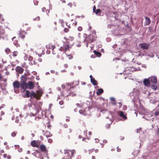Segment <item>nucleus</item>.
Wrapping results in <instances>:
<instances>
[{
	"mask_svg": "<svg viewBox=\"0 0 159 159\" xmlns=\"http://www.w3.org/2000/svg\"><path fill=\"white\" fill-rule=\"evenodd\" d=\"M151 113H149L145 115L144 117H143V118H144L146 120H152L153 121V118H152V115Z\"/></svg>",
	"mask_w": 159,
	"mask_h": 159,
	"instance_id": "obj_3",
	"label": "nucleus"
},
{
	"mask_svg": "<svg viewBox=\"0 0 159 159\" xmlns=\"http://www.w3.org/2000/svg\"><path fill=\"white\" fill-rule=\"evenodd\" d=\"M67 153L68 154L69 156L68 158H70V159H71V157L73 156L74 154L75 153V151L74 150H67Z\"/></svg>",
	"mask_w": 159,
	"mask_h": 159,
	"instance_id": "obj_5",
	"label": "nucleus"
},
{
	"mask_svg": "<svg viewBox=\"0 0 159 159\" xmlns=\"http://www.w3.org/2000/svg\"><path fill=\"white\" fill-rule=\"evenodd\" d=\"M94 40V38L92 37V36L91 35H89L88 37L85 39L84 40V41L87 42H93Z\"/></svg>",
	"mask_w": 159,
	"mask_h": 159,
	"instance_id": "obj_6",
	"label": "nucleus"
},
{
	"mask_svg": "<svg viewBox=\"0 0 159 159\" xmlns=\"http://www.w3.org/2000/svg\"><path fill=\"white\" fill-rule=\"evenodd\" d=\"M91 82L94 85H97V81L95 80L94 78L91 79Z\"/></svg>",
	"mask_w": 159,
	"mask_h": 159,
	"instance_id": "obj_21",
	"label": "nucleus"
},
{
	"mask_svg": "<svg viewBox=\"0 0 159 159\" xmlns=\"http://www.w3.org/2000/svg\"><path fill=\"white\" fill-rule=\"evenodd\" d=\"M27 84L28 88H29L30 89H32L34 87V84L32 81H29Z\"/></svg>",
	"mask_w": 159,
	"mask_h": 159,
	"instance_id": "obj_11",
	"label": "nucleus"
},
{
	"mask_svg": "<svg viewBox=\"0 0 159 159\" xmlns=\"http://www.w3.org/2000/svg\"><path fill=\"white\" fill-rule=\"evenodd\" d=\"M64 48L61 47L59 48V50L60 51H62L63 50Z\"/></svg>",
	"mask_w": 159,
	"mask_h": 159,
	"instance_id": "obj_48",
	"label": "nucleus"
},
{
	"mask_svg": "<svg viewBox=\"0 0 159 159\" xmlns=\"http://www.w3.org/2000/svg\"><path fill=\"white\" fill-rule=\"evenodd\" d=\"M61 87L63 89H64L65 88V86L64 85L62 84L61 85Z\"/></svg>",
	"mask_w": 159,
	"mask_h": 159,
	"instance_id": "obj_58",
	"label": "nucleus"
},
{
	"mask_svg": "<svg viewBox=\"0 0 159 159\" xmlns=\"http://www.w3.org/2000/svg\"><path fill=\"white\" fill-rule=\"evenodd\" d=\"M154 115L156 117H159V108H156L154 112Z\"/></svg>",
	"mask_w": 159,
	"mask_h": 159,
	"instance_id": "obj_16",
	"label": "nucleus"
},
{
	"mask_svg": "<svg viewBox=\"0 0 159 159\" xmlns=\"http://www.w3.org/2000/svg\"><path fill=\"white\" fill-rule=\"evenodd\" d=\"M18 54V52L17 51H15L13 52L12 55L14 57H16L17 55Z\"/></svg>",
	"mask_w": 159,
	"mask_h": 159,
	"instance_id": "obj_31",
	"label": "nucleus"
},
{
	"mask_svg": "<svg viewBox=\"0 0 159 159\" xmlns=\"http://www.w3.org/2000/svg\"><path fill=\"white\" fill-rule=\"evenodd\" d=\"M110 100L111 102V103L113 105H115L116 104V100L115 99L113 98H110Z\"/></svg>",
	"mask_w": 159,
	"mask_h": 159,
	"instance_id": "obj_25",
	"label": "nucleus"
},
{
	"mask_svg": "<svg viewBox=\"0 0 159 159\" xmlns=\"http://www.w3.org/2000/svg\"><path fill=\"white\" fill-rule=\"evenodd\" d=\"M30 95V92L28 90H27L26 91V94L25 95L24 97L29 98Z\"/></svg>",
	"mask_w": 159,
	"mask_h": 159,
	"instance_id": "obj_26",
	"label": "nucleus"
},
{
	"mask_svg": "<svg viewBox=\"0 0 159 159\" xmlns=\"http://www.w3.org/2000/svg\"><path fill=\"white\" fill-rule=\"evenodd\" d=\"M95 142L96 143H98L99 141V139H95Z\"/></svg>",
	"mask_w": 159,
	"mask_h": 159,
	"instance_id": "obj_49",
	"label": "nucleus"
},
{
	"mask_svg": "<svg viewBox=\"0 0 159 159\" xmlns=\"http://www.w3.org/2000/svg\"><path fill=\"white\" fill-rule=\"evenodd\" d=\"M103 142L104 143H107V141L106 140H104Z\"/></svg>",
	"mask_w": 159,
	"mask_h": 159,
	"instance_id": "obj_64",
	"label": "nucleus"
},
{
	"mask_svg": "<svg viewBox=\"0 0 159 159\" xmlns=\"http://www.w3.org/2000/svg\"><path fill=\"white\" fill-rule=\"evenodd\" d=\"M103 92V90L102 89H98V91L97 92V94L98 95H100Z\"/></svg>",
	"mask_w": 159,
	"mask_h": 159,
	"instance_id": "obj_18",
	"label": "nucleus"
},
{
	"mask_svg": "<svg viewBox=\"0 0 159 159\" xmlns=\"http://www.w3.org/2000/svg\"><path fill=\"white\" fill-rule=\"evenodd\" d=\"M64 66L65 67V68H67L68 66V65L67 64H65L64 65Z\"/></svg>",
	"mask_w": 159,
	"mask_h": 159,
	"instance_id": "obj_55",
	"label": "nucleus"
},
{
	"mask_svg": "<svg viewBox=\"0 0 159 159\" xmlns=\"http://www.w3.org/2000/svg\"><path fill=\"white\" fill-rule=\"evenodd\" d=\"M101 10L100 9H97L96 11H95V12L96 14L98 15H99L98 13L100 12Z\"/></svg>",
	"mask_w": 159,
	"mask_h": 159,
	"instance_id": "obj_32",
	"label": "nucleus"
},
{
	"mask_svg": "<svg viewBox=\"0 0 159 159\" xmlns=\"http://www.w3.org/2000/svg\"><path fill=\"white\" fill-rule=\"evenodd\" d=\"M5 105H3L2 106L0 107V110H1V109L3 108L4 106ZM4 112H3L2 111H0V120H2V118H1V116L4 114Z\"/></svg>",
	"mask_w": 159,
	"mask_h": 159,
	"instance_id": "obj_20",
	"label": "nucleus"
},
{
	"mask_svg": "<svg viewBox=\"0 0 159 159\" xmlns=\"http://www.w3.org/2000/svg\"><path fill=\"white\" fill-rule=\"evenodd\" d=\"M46 48L47 49L50 48V46L49 45H47L46 46Z\"/></svg>",
	"mask_w": 159,
	"mask_h": 159,
	"instance_id": "obj_62",
	"label": "nucleus"
},
{
	"mask_svg": "<svg viewBox=\"0 0 159 159\" xmlns=\"http://www.w3.org/2000/svg\"><path fill=\"white\" fill-rule=\"evenodd\" d=\"M33 59V57L31 56H29V58H28V60L30 61L31 62L32 60Z\"/></svg>",
	"mask_w": 159,
	"mask_h": 159,
	"instance_id": "obj_37",
	"label": "nucleus"
},
{
	"mask_svg": "<svg viewBox=\"0 0 159 159\" xmlns=\"http://www.w3.org/2000/svg\"><path fill=\"white\" fill-rule=\"evenodd\" d=\"M62 159H70V158H68V159H67L66 157V156H64Z\"/></svg>",
	"mask_w": 159,
	"mask_h": 159,
	"instance_id": "obj_50",
	"label": "nucleus"
},
{
	"mask_svg": "<svg viewBox=\"0 0 159 159\" xmlns=\"http://www.w3.org/2000/svg\"><path fill=\"white\" fill-rule=\"evenodd\" d=\"M13 85L15 90L16 89H18L20 86V84L18 81H15L13 83Z\"/></svg>",
	"mask_w": 159,
	"mask_h": 159,
	"instance_id": "obj_8",
	"label": "nucleus"
},
{
	"mask_svg": "<svg viewBox=\"0 0 159 159\" xmlns=\"http://www.w3.org/2000/svg\"><path fill=\"white\" fill-rule=\"evenodd\" d=\"M73 84V83H71V84H70V83H68L67 84V85H68V86H70L71 88H73L75 87L72 86V87H71V85H72Z\"/></svg>",
	"mask_w": 159,
	"mask_h": 159,
	"instance_id": "obj_39",
	"label": "nucleus"
},
{
	"mask_svg": "<svg viewBox=\"0 0 159 159\" xmlns=\"http://www.w3.org/2000/svg\"><path fill=\"white\" fill-rule=\"evenodd\" d=\"M141 131H142L141 128H140L137 129V133H139Z\"/></svg>",
	"mask_w": 159,
	"mask_h": 159,
	"instance_id": "obj_41",
	"label": "nucleus"
},
{
	"mask_svg": "<svg viewBox=\"0 0 159 159\" xmlns=\"http://www.w3.org/2000/svg\"><path fill=\"white\" fill-rule=\"evenodd\" d=\"M19 121V120L18 119H16L15 120V122L17 123H18Z\"/></svg>",
	"mask_w": 159,
	"mask_h": 159,
	"instance_id": "obj_63",
	"label": "nucleus"
},
{
	"mask_svg": "<svg viewBox=\"0 0 159 159\" xmlns=\"http://www.w3.org/2000/svg\"><path fill=\"white\" fill-rule=\"evenodd\" d=\"M139 153V151H135L134 152H133L132 154H133V155H134V156H136V155H137Z\"/></svg>",
	"mask_w": 159,
	"mask_h": 159,
	"instance_id": "obj_34",
	"label": "nucleus"
},
{
	"mask_svg": "<svg viewBox=\"0 0 159 159\" xmlns=\"http://www.w3.org/2000/svg\"><path fill=\"white\" fill-rule=\"evenodd\" d=\"M5 51L7 54H8L10 52V49L8 48H7L6 49Z\"/></svg>",
	"mask_w": 159,
	"mask_h": 159,
	"instance_id": "obj_43",
	"label": "nucleus"
},
{
	"mask_svg": "<svg viewBox=\"0 0 159 159\" xmlns=\"http://www.w3.org/2000/svg\"><path fill=\"white\" fill-rule=\"evenodd\" d=\"M90 107H89L88 108H86L84 110H80L79 111V113L80 114H83L84 116L89 115L90 114Z\"/></svg>",
	"mask_w": 159,
	"mask_h": 159,
	"instance_id": "obj_1",
	"label": "nucleus"
},
{
	"mask_svg": "<svg viewBox=\"0 0 159 159\" xmlns=\"http://www.w3.org/2000/svg\"><path fill=\"white\" fill-rule=\"evenodd\" d=\"M46 10V8L44 7L42 8V11L43 12H44Z\"/></svg>",
	"mask_w": 159,
	"mask_h": 159,
	"instance_id": "obj_47",
	"label": "nucleus"
},
{
	"mask_svg": "<svg viewBox=\"0 0 159 159\" xmlns=\"http://www.w3.org/2000/svg\"><path fill=\"white\" fill-rule=\"evenodd\" d=\"M118 103L119 104V107L120 108L122 106V104L120 102H119Z\"/></svg>",
	"mask_w": 159,
	"mask_h": 159,
	"instance_id": "obj_51",
	"label": "nucleus"
},
{
	"mask_svg": "<svg viewBox=\"0 0 159 159\" xmlns=\"http://www.w3.org/2000/svg\"><path fill=\"white\" fill-rule=\"evenodd\" d=\"M37 153V154H39V155L40 154V153L39 152L37 151H36L35 152H34V153H33V155L34 156H36V154Z\"/></svg>",
	"mask_w": 159,
	"mask_h": 159,
	"instance_id": "obj_33",
	"label": "nucleus"
},
{
	"mask_svg": "<svg viewBox=\"0 0 159 159\" xmlns=\"http://www.w3.org/2000/svg\"><path fill=\"white\" fill-rule=\"evenodd\" d=\"M68 56L69 57V59H72L73 57L71 55H68Z\"/></svg>",
	"mask_w": 159,
	"mask_h": 159,
	"instance_id": "obj_42",
	"label": "nucleus"
},
{
	"mask_svg": "<svg viewBox=\"0 0 159 159\" xmlns=\"http://www.w3.org/2000/svg\"><path fill=\"white\" fill-rule=\"evenodd\" d=\"M38 61L39 62L42 61V59L41 58H39L38 59Z\"/></svg>",
	"mask_w": 159,
	"mask_h": 159,
	"instance_id": "obj_52",
	"label": "nucleus"
},
{
	"mask_svg": "<svg viewBox=\"0 0 159 159\" xmlns=\"http://www.w3.org/2000/svg\"><path fill=\"white\" fill-rule=\"evenodd\" d=\"M78 30L79 31H81L82 30V28L81 26H79L78 28Z\"/></svg>",
	"mask_w": 159,
	"mask_h": 159,
	"instance_id": "obj_40",
	"label": "nucleus"
},
{
	"mask_svg": "<svg viewBox=\"0 0 159 159\" xmlns=\"http://www.w3.org/2000/svg\"><path fill=\"white\" fill-rule=\"evenodd\" d=\"M95 55H96V56L99 57L101 56V53L100 52H97L96 51L94 50L93 51Z\"/></svg>",
	"mask_w": 159,
	"mask_h": 159,
	"instance_id": "obj_23",
	"label": "nucleus"
},
{
	"mask_svg": "<svg viewBox=\"0 0 159 159\" xmlns=\"http://www.w3.org/2000/svg\"><path fill=\"white\" fill-rule=\"evenodd\" d=\"M17 133V132H13V133H12L11 134V135L12 137H15L16 135V134Z\"/></svg>",
	"mask_w": 159,
	"mask_h": 159,
	"instance_id": "obj_36",
	"label": "nucleus"
},
{
	"mask_svg": "<svg viewBox=\"0 0 159 159\" xmlns=\"http://www.w3.org/2000/svg\"><path fill=\"white\" fill-rule=\"evenodd\" d=\"M27 84L25 81H23L20 84V86L21 88L25 90L28 88Z\"/></svg>",
	"mask_w": 159,
	"mask_h": 159,
	"instance_id": "obj_4",
	"label": "nucleus"
},
{
	"mask_svg": "<svg viewBox=\"0 0 159 159\" xmlns=\"http://www.w3.org/2000/svg\"><path fill=\"white\" fill-rule=\"evenodd\" d=\"M42 93L41 91H39L37 92L36 94L38 97H39V99H40V97L42 96Z\"/></svg>",
	"mask_w": 159,
	"mask_h": 159,
	"instance_id": "obj_24",
	"label": "nucleus"
},
{
	"mask_svg": "<svg viewBox=\"0 0 159 159\" xmlns=\"http://www.w3.org/2000/svg\"><path fill=\"white\" fill-rule=\"evenodd\" d=\"M107 112L109 113V114H110V116H108L107 117V118H108V119H110V117H112V112Z\"/></svg>",
	"mask_w": 159,
	"mask_h": 159,
	"instance_id": "obj_35",
	"label": "nucleus"
},
{
	"mask_svg": "<svg viewBox=\"0 0 159 159\" xmlns=\"http://www.w3.org/2000/svg\"><path fill=\"white\" fill-rule=\"evenodd\" d=\"M29 64L30 66H32L33 64L34 65H37L38 66H39V64H37V62H36L34 61L33 62L31 61L29 63Z\"/></svg>",
	"mask_w": 159,
	"mask_h": 159,
	"instance_id": "obj_22",
	"label": "nucleus"
},
{
	"mask_svg": "<svg viewBox=\"0 0 159 159\" xmlns=\"http://www.w3.org/2000/svg\"><path fill=\"white\" fill-rule=\"evenodd\" d=\"M90 35H91L92 36V37L93 38H94V40H95L96 39V32L95 31H94V32H93L92 34H90Z\"/></svg>",
	"mask_w": 159,
	"mask_h": 159,
	"instance_id": "obj_30",
	"label": "nucleus"
},
{
	"mask_svg": "<svg viewBox=\"0 0 159 159\" xmlns=\"http://www.w3.org/2000/svg\"><path fill=\"white\" fill-rule=\"evenodd\" d=\"M59 104L61 105H62L63 104V102L62 101H59Z\"/></svg>",
	"mask_w": 159,
	"mask_h": 159,
	"instance_id": "obj_46",
	"label": "nucleus"
},
{
	"mask_svg": "<svg viewBox=\"0 0 159 159\" xmlns=\"http://www.w3.org/2000/svg\"><path fill=\"white\" fill-rule=\"evenodd\" d=\"M76 105H77V106L78 107H81L80 104L77 103V104H76Z\"/></svg>",
	"mask_w": 159,
	"mask_h": 159,
	"instance_id": "obj_54",
	"label": "nucleus"
},
{
	"mask_svg": "<svg viewBox=\"0 0 159 159\" xmlns=\"http://www.w3.org/2000/svg\"><path fill=\"white\" fill-rule=\"evenodd\" d=\"M5 33V31L3 30H1L0 31V39H1V35L4 34Z\"/></svg>",
	"mask_w": 159,
	"mask_h": 159,
	"instance_id": "obj_28",
	"label": "nucleus"
},
{
	"mask_svg": "<svg viewBox=\"0 0 159 159\" xmlns=\"http://www.w3.org/2000/svg\"><path fill=\"white\" fill-rule=\"evenodd\" d=\"M141 48L143 49H148L149 47V45L145 43H143L139 44Z\"/></svg>",
	"mask_w": 159,
	"mask_h": 159,
	"instance_id": "obj_7",
	"label": "nucleus"
},
{
	"mask_svg": "<svg viewBox=\"0 0 159 159\" xmlns=\"http://www.w3.org/2000/svg\"><path fill=\"white\" fill-rule=\"evenodd\" d=\"M72 3H69L68 4V5L71 7L72 6Z\"/></svg>",
	"mask_w": 159,
	"mask_h": 159,
	"instance_id": "obj_61",
	"label": "nucleus"
},
{
	"mask_svg": "<svg viewBox=\"0 0 159 159\" xmlns=\"http://www.w3.org/2000/svg\"><path fill=\"white\" fill-rule=\"evenodd\" d=\"M18 151L20 152H21L22 151V148H20V149L18 150Z\"/></svg>",
	"mask_w": 159,
	"mask_h": 159,
	"instance_id": "obj_57",
	"label": "nucleus"
},
{
	"mask_svg": "<svg viewBox=\"0 0 159 159\" xmlns=\"http://www.w3.org/2000/svg\"><path fill=\"white\" fill-rule=\"evenodd\" d=\"M91 58H94L95 57V56H94V55H91Z\"/></svg>",
	"mask_w": 159,
	"mask_h": 159,
	"instance_id": "obj_60",
	"label": "nucleus"
},
{
	"mask_svg": "<svg viewBox=\"0 0 159 159\" xmlns=\"http://www.w3.org/2000/svg\"><path fill=\"white\" fill-rule=\"evenodd\" d=\"M51 72L53 74V73H55V71L54 70H51Z\"/></svg>",
	"mask_w": 159,
	"mask_h": 159,
	"instance_id": "obj_56",
	"label": "nucleus"
},
{
	"mask_svg": "<svg viewBox=\"0 0 159 159\" xmlns=\"http://www.w3.org/2000/svg\"><path fill=\"white\" fill-rule=\"evenodd\" d=\"M30 96L31 98L34 97V98H35L36 99H39V97H38L36 94L34 92H32L30 94Z\"/></svg>",
	"mask_w": 159,
	"mask_h": 159,
	"instance_id": "obj_14",
	"label": "nucleus"
},
{
	"mask_svg": "<svg viewBox=\"0 0 159 159\" xmlns=\"http://www.w3.org/2000/svg\"><path fill=\"white\" fill-rule=\"evenodd\" d=\"M48 141L49 143H51L52 142V140L51 139H48Z\"/></svg>",
	"mask_w": 159,
	"mask_h": 159,
	"instance_id": "obj_44",
	"label": "nucleus"
},
{
	"mask_svg": "<svg viewBox=\"0 0 159 159\" xmlns=\"http://www.w3.org/2000/svg\"><path fill=\"white\" fill-rule=\"evenodd\" d=\"M28 57V56L27 55H25L24 57V58L25 60H27Z\"/></svg>",
	"mask_w": 159,
	"mask_h": 159,
	"instance_id": "obj_45",
	"label": "nucleus"
},
{
	"mask_svg": "<svg viewBox=\"0 0 159 159\" xmlns=\"http://www.w3.org/2000/svg\"><path fill=\"white\" fill-rule=\"evenodd\" d=\"M3 156L4 157L6 158L7 157V154H4L3 155Z\"/></svg>",
	"mask_w": 159,
	"mask_h": 159,
	"instance_id": "obj_59",
	"label": "nucleus"
},
{
	"mask_svg": "<svg viewBox=\"0 0 159 159\" xmlns=\"http://www.w3.org/2000/svg\"><path fill=\"white\" fill-rule=\"evenodd\" d=\"M39 148L40 150L42 152H44L45 153H47L48 152V150L44 145H41L39 147Z\"/></svg>",
	"mask_w": 159,
	"mask_h": 159,
	"instance_id": "obj_9",
	"label": "nucleus"
},
{
	"mask_svg": "<svg viewBox=\"0 0 159 159\" xmlns=\"http://www.w3.org/2000/svg\"><path fill=\"white\" fill-rule=\"evenodd\" d=\"M7 157L8 159H11V156L10 155H8L7 156Z\"/></svg>",
	"mask_w": 159,
	"mask_h": 159,
	"instance_id": "obj_53",
	"label": "nucleus"
},
{
	"mask_svg": "<svg viewBox=\"0 0 159 159\" xmlns=\"http://www.w3.org/2000/svg\"><path fill=\"white\" fill-rule=\"evenodd\" d=\"M132 95L131 96V98L133 99V101H137V99L138 98V96L135 94V93H134L132 94Z\"/></svg>",
	"mask_w": 159,
	"mask_h": 159,
	"instance_id": "obj_12",
	"label": "nucleus"
},
{
	"mask_svg": "<svg viewBox=\"0 0 159 159\" xmlns=\"http://www.w3.org/2000/svg\"><path fill=\"white\" fill-rule=\"evenodd\" d=\"M31 145L33 147H38V146H37V143H36V141L35 140L32 141L31 143Z\"/></svg>",
	"mask_w": 159,
	"mask_h": 159,
	"instance_id": "obj_19",
	"label": "nucleus"
},
{
	"mask_svg": "<svg viewBox=\"0 0 159 159\" xmlns=\"http://www.w3.org/2000/svg\"><path fill=\"white\" fill-rule=\"evenodd\" d=\"M143 82L146 86H148L150 84V80L149 79L148 80V79H145L144 80Z\"/></svg>",
	"mask_w": 159,
	"mask_h": 159,
	"instance_id": "obj_13",
	"label": "nucleus"
},
{
	"mask_svg": "<svg viewBox=\"0 0 159 159\" xmlns=\"http://www.w3.org/2000/svg\"><path fill=\"white\" fill-rule=\"evenodd\" d=\"M117 115L122 118V120L124 121L127 119V117L125 112L121 111H118L117 112Z\"/></svg>",
	"mask_w": 159,
	"mask_h": 159,
	"instance_id": "obj_2",
	"label": "nucleus"
},
{
	"mask_svg": "<svg viewBox=\"0 0 159 159\" xmlns=\"http://www.w3.org/2000/svg\"><path fill=\"white\" fill-rule=\"evenodd\" d=\"M55 46L53 45H51V47H50V48L52 49V51H53V50H54V49L55 48Z\"/></svg>",
	"mask_w": 159,
	"mask_h": 159,
	"instance_id": "obj_38",
	"label": "nucleus"
},
{
	"mask_svg": "<svg viewBox=\"0 0 159 159\" xmlns=\"http://www.w3.org/2000/svg\"><path fill=\"white\" fill-rule=\"evenodd\" d=\"M145 20H146V25H148L151 23V20L150 19L147 17H145Z\"/></svg>",
	"mask_w": 159,
	"mask_h": 159,
	"instance_id": "obj_17",
	"label": "nucleus"
},
{
	"mask_svg": "<svg viewBox=\"0 0 159 159\" xmlns=\"http://www.w3.org/2000/svg\"><path fill=\"white\" fill-rule=\"evenodd\" d=\"M149 79L150 80V82L153 83H155L157 82V79L155 76H152L150 78H149Z\"/></svg>",
	"mask_w": 159,
	"mask_h": 159,
	"instance_id": "obj_10",
	"label": "nucleus"
},
{
	"mask_svg": "<svg viewBox=\"0 0 159 159\" xmlns=\"http://www.w3.org/2000/svg\"><path fill=\"white\" fill-rule=\"evenodd\" d=\"M16 71L20 74L22 73L24 71V70L21 67H19L16 68Z\"/></svg>",
	"mask_w": 159,
	"mask_h": 159,
	"instance_id": "obj_15",
	"label": "nucleus"
},
{
	"mask_svg": "<svg viewBox=\"0 0 159 159\" xmlns=\"http://www.w3.org/2000/svg\"><path fill=\"white\" fill-rule=\"evenodd\" d=\"M76 95V94L74 93H70L69 95L66 96L67 97L69 96H72V97L75 96Z\"/></svg>",
	"mask_w": 159,
	"mask_h": 159,
	"instance_id": "obj_29",
	"label": "nucleus"
},
{
	"mask_svg": "<svg viewBox=\"0 0 159 159\" xmlns=\"http://www.w3.org/2000/svg\"><path fill=\"white\" fill-rule=\"evenodd\" d=\"M69 44H67L65 47L64 49L65 51L66 52L68 50H69Z\"/></svg>",
	"mask_w": 159,
	"mask_h": 159,
	"instance_id": "obj_27",
	"label": "nucleus"
}]
</instances>
